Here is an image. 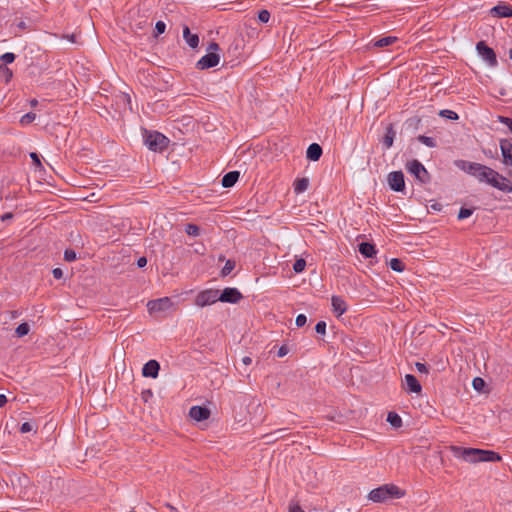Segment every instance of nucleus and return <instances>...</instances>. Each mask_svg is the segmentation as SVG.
Instances as JSON below:
<instances>
[{
  "label": "nucleus",
  "instance_id": "22",
  "mask_svg": "<svg viewBox=\"0 0 512 512\" xmlns=\"http://www.w3.org/2000/svg\"><path fill=\"white\" fill-rule=\"evenodd\" d=\"M239 176H240L239 171H230V172L226 173L221 180L222 186L225 188H230V187L234 186L235 183L238 181Z\"/></svg>",
  "mask_w": 512,
  "mask_h": 512
},
{
  "label": "nucleus",
  "instance_id": "45",
  "mask_svg": "<svg viewBox=\"0 0 512 512\" xmlns=\"http://www.w3.org/2000/svg\"><path fill=\"white\" fill-rule=\"evenodd\" d=\"M415 367L419 373L427 374L429 372L428 366L424 363L416 362Z\"/></svg>",
  "mask_w": 512,
  "mask_h": 512
},
{
  "label": "nucleus",
  "instance_id": "32",
  "mask_svg": "<svg viewBox=\"0 0 512 512\" xmlns=\"http://www.w3.org/2000/svg\"><path fill=\"white\" fill-rule=\"evenodd\" d=\"M439 115L450 120H457L459 118L458 114L455 111L449 109L441 110L439 112Z\"/></svg>",
  "mask_w": 512,
  "mask_h": 512
},
{
  "label": "nucleus",
  "instance_id": "13",
  "mask_svg": "<svg viewBox=\"0 0 512 512\" xmlns=\"http://www.w3.org/2000/svg\"><path fill=\"white\" fill-rule=\"evenodd\" d=\"M404 389L409 393H420L422 386L418 379L412 374H406L403 381Z\"/></svg>",
  "mask_w": 512,
  "mask_h": 512
},
{
  "label": "nucleus",
  "instance_id": "49",
  "mask_svg": "<svg viewBox=\"0 0 512 512\" xmlns=\"http://www.w3.org/2000/svg\"><path fill=\"white\" fill-rule=\"evenodd\" d=\"M208 52H215L219 50V44L216 42H211L207 47Z\"/></svg>",
  "mask_w": 512,
  "mask_h": 512
},
{
  "label": "nucleus",
  "instance_id": "2",
  "mask_svg": "<svg viewBox=\"0 0 512 512\" xmlns=\"http://www.w3.org/2000/svg\"><path fill=\"white\" fill-rule=\"evenodd\" d=\"M457 166L466 173L477 178L480 182H485L491 186L493 183L491 182L492 179H499V177H501V174L497 171L480 163L461 160Z\"/></svg>",
  "mask_w": 512,
  "mask_h": 512
},
{
  "label": "nucleus",
  "instance_id": "17",
  "mask_svg": "<svg viewBox=\"0 0 512 512\" xmlns=\"http://www.w3.org/2000/svg\"><path fill=\"white\" fill-rule=\"evenodd\" d=\"M491 182H493L492 187L503 192L512 193V183L508 178L504 177L503 175H501L499 179H492Z\"/></svg>",
  "mask_w": 512,
  "mask_h": 512
},
{
  "label": "nucleus",
  "instance_id": "11",
  "mask_svg": "<svg viewBox=\"0 0 512 512\" xmlns=\"http://www.w3.org/2000/svg\"><path fill=\"white\" fill-rule=\"evenodd\" d=\"M489 15L494 18H510L512 17V6L501 1L489 10Z\"/></svg>",
  "mask_w": 512,
  "mask_h": 512
},
{
  "label": "nucleus",
  "instance_id": "12",
  "mask_svg": "<svg viewBox=\"0 0 512 512\" xmlns=\"http://www.w3.org/2000/svg\"><path fill=\"white\" fill-rule=\"evenodd\" d=\"M172 306V301L168 297L150 300L147 303V308L150 313L161 312L169 309Z\"/></svg>",
  "mask_w": 512,
  "mask_h": 512
},
{
  "label": "nucleus",
  "instance_id": "7",
  "mask_svg": "<svg viewBox=\"0 0 512 512\" xmlns=\"http://www.w3.org/2000/svg\"><path fill=\"white\" fill-rule=\"evenodd\" d=\"M218 293L219 290L216 289H206L199 292L195 298V305L205 307L216 303L219 301Z\"/></svg>",
  "mask_w": 512,
  "mask_h": 512
},
{
  "label": "nucleus",
  "instance_id": "37",
  "mask_svg": "<svg viewBox=\"0 0 512 512\" xmlns=\"http://www.w3.org/2000/svg\"><path fill=\"white\" fill-rule=\"evenodd\" d=\"M286 428H282V429H277L275 430L274 432L272 433H269V434H266L263 436V438H269L270 436H275L276 439H281V438H284L285 437V432H286Z\"/></svg>",
  "mask_w": 512,
  "mask_h": 512
},
{
  "label": "nucleus",
  "instance_id": "30",
  "mask_svg": "<svg viewBox=\"0 0 512 512\" xmlns=\"http://www.w3.org/2000/svg\"><path fill=\"white\" fill-rule=\"evenodd\" d=\"M235 268V261L234 260H227L224 267L221 270V275L223 277L229 275L232 270Z\"/></svg>",
  "mask_w": 512,
  "mask_h": 512
},
{
  "label": "nucleus",
  "instance_id": "40",
  "mask_svg": "<svg viewBox=\"0 0 512 512\" xmlns=\"http://www.w3.org/2000/svg\"><path fill=\"white\" fill-rule=\"evenodd\" d=\"M64 260L67 262L76 260V252L72 249H66L64 251Z\"/></svg>",
  "mask_w": 512,
  "mask_h": 512
},
{
  "label": "nucleus",
  "instance_id": "4",
  "mask_svg": "<svg viewBox=\"0 0 512 512\" xmlns=\"http://www.w3.org/2000/svg\"><path fill=\"white\" fill-rule=\"evenodd\" d=\"M144 143L149 150L154 152H162L167 148L169 139L158 131L144 130Z\"/></svg>",
  "mask_w": 512,
  "mask_h": 512
},
{
  "label": "nucleus",
  "instance_id": "46",
  "mask_svg": "<svg viewBox=\"0 0 512 512\" xmlns=\"http://www.w3.org/2000/svg\"><path fill=\"white\" fill-rule=\"evenodd\" d=\"M499 121L502 124L506 125L510 131H512V118L500 116Z\"/></svg>",
  "mask_w": 512,
  "mask_h": 512
},
{
  "label": "nucleus",
  "instance_id": "58",
  "mask_svg": "<svg viewBox=\"0 0 512 512\" xmlns=\"http://www.w3.org/2000/svg\"><path fill=\"white\" fill-rule=\"evenodd\" d=\"M37 104H38V101H37L36 99H32V100L30 101V105H31L32 107H35Z\"/></svg>",
  "mask_w": 512,
  "mask_h": 512
},
{
  "label": "nucleus",
  "instance_id": "50",
  "mask_svg": "<svg viewBox=\"0 0 512 512\" xmlns=\"http://www.w3.org/2000/svg\"><path fill=\"white\" fill-rule=\"evenodd\" d=\"M289 512H305L298 504L290 505Z\"/></svg>",
  "mask_w": 512,
  "mask_h": 512
},
{
  "label": "nucleus",
  "instance_id": "39",
  "mask_svg": "<svg viewBox=\"0 0 512 512\" xmlns=\"http://www.w3.org/2000/svg\"><path fill=\"white\" fill-rule=\"evenodd\" d=\"M270 19V12L266 9H263L258 12V20L262 23H267Z\"/></svg>",
  "mask_w": 512,
  "mask_h": 512
},
{
  "label": "nucleus",
  "instance_id": "6",
  "mask_svg": "<svg viewBox=\"0 0 512 512\" xmlns=\"http://www.w3.org/2000/svg\"><path fill=\"white\" fill-rule=\"evenodd\" d=\"M406 169L409 173L415 176L417 180L421 183H428L430 181V175L424 165L414 159L412 161L407 162Z\"/></svg>",
  "mask_w": 512,
  "mask_h": 512
},
{
  "label": "nucleus",
  "instance_id": "38",
  "mask_svg": "<svg viewBox=\"0 0 512 512\" xmlns=\"http://www.w3.org/2000/svg\"><path fill=\"white\" fill-rule=\"evenodd\" d=\"M0 60H1L4 64H10V63L14 62V60H15V54H14V53H11V52H6V53H4L3 55H1Z\"/></svg>",
  "mask_w": 512,
  "mask_h": 512
},
{
  "label": "nucleus",
  "instance_id": "15",
  "mask_svg": "<svg viewBox=\"0 0 512 512\" xmlns=\"http://www.w3.org/2000/svg\"><path fill=\"white\" fill-rule=\"evenodd\" d=\"M189 416L196 421H203L209 418L210 410L203 406H192Z\"/></svg>",
  "mask_w": 512,
  "mask_h": 512
},
{
  "label": "nucleus",
  "instance_id": "23",
  "mask_svg": "<svg viewBox=\"0 0 512 512\" xmlns=\"http://www.w3.org/2000/svg\"><path fill=\"white\" fill-rule=\"evenodd\" d=\"M395 136H396V131L394 130L393 125L389 124L386 127V132L382 139V143L386 149H389L393 145Z\"/></svg>",
  "mask_w": 512,
  "mask_h": 512
},
{
  "label": "nucleus",
  "instance_id": "18",
  "mask_svg": "<svg viewBox=\"0 0 512 512\" xmlns=\"http://www.w3.org/2000/svg\"><path fill=\"white\" fill-rule=\"evenodd\" d=\"M322 153V147L317 143H312L307 148L306 157L310 161H318L322 156Z\"/></svg>",
  "mask_w": 512,
  "mask_h": 512
},
{
  "label": "nucleus",
  "instance_id": "42",
  "mask_svg": "<svg viewBox=\"0 0 512 512\" xmlns=\"http://www.w3.org/2000/svg\"><path fill=\"white\" fill-rule=\"evenodd\" d=\"M315 331L318 334L325 335V333H326V322L325 321L317 322V324L315 326Z\"/></svg>",
  "mask_w": 512,
  "mask_h": 512
},
{
  "label": "nucleus",
  "instance_id": "29",
  "mask_svg": "<svg viewBox=\"0 0 512 512\" xmlns=\"http://www.w3.org/2000/svg\"><path fill=\"white\" fill-rule=\"evenodd\" d=\"M418 141L421 142L422 144L426 145L427 147H430V148H433V147H436V140L433 138V137H428V136H425V135H419L418 136Z\"/></svg>",
  "mask_w": 512,
  "mask_h": 512
},
{
  "label": "nucleus",
  "instance_id": "24",
  "mask_svg": "<svg viewBox=\"0 0 512 512\" xmlns=\"http://www.w3.org/2000/svg\"><path fill=\"white\" fill-rule=\"evenodd\" d=\"M309 180L308 178H298L294 181L293 188L296 194L305 192L308 189Z\"/></svg>",
  "mask_w": 512,
  "mask_h": 512
},
{
  "label": "nucleus",
  "instance_id": "60",
  "mask_svg": "<svg viewBox=\"0 0 512 512\" xmlns=\"http://www.w3.org/2000/svg\"><path fill=\"white\" fill-rule=\"evenodd\" d=\"M71 41H73V42L75 41V35L71 36Z\"/></svg>",
  "mask_w": 512,
  "mask_h": 512
},
{
  "label": "nucleus",
  "instance_id": "3",
  "mask_svg": "<svg viewBox=\"0 0 512 512\" xmlns=\"http://www.w3.org/2000/svg\"><path fill=\"white\" fill-rule=\"evenodd\" d=\"M405 492L394 484H385L371 490L368 494L369 500L375 503L385 502L391 498H402Z\"/></svg>",
  "mask_w": 512,
  "mask_h": 512
},
{
  "label": "nucleus",
  "instance_id": "1",
  "mask_svg": "<svg viewBox=\"0 0 512 512\" xmlns=\"http://www.w3.org/2000/svg\"><path fill=\"white\" fill-rule=\"evenodd\" d=\"M449 449L454 457L463 459L468 463L498 462L502 459L499 453L492 450L465 448L454 445L450 446Z\"/></svg>",
  "mask_w": 512,
  "mask_h": 512
},
{
  "label": "nucleus",
  "instance_id": "43",
  "mask_svg": "<svg viewBox=\"0 0 512 512\" xmlns=\"http://www.w3.org/2000/svg\"><path fill=\"white\" fill-rule=\"evenodd\" d=\"M30 158L32 159L33 164L35 165L36 168H42V163L40 161V157L36 152H31Z\"/></svg>",
  "mask_w": 512,
  "mask_h": 512
},
{
  "label": "nucleus",
  "instance_id": "53",
  "mask_svg": "<svg viewBox=\"0 0 512 512\" xmlns=\"http://www.w3.org/2000/svg\"><path fill=\"white\" fill-rule=\"evenodd\" d=\"M13 218V214L8 212V213H5L1 216V220L2 221H6V220H9V219H12Z\"/></svg>",
  "mask_w": 512,
  "mask_h": 512
},
{
  "label": "nucleus",
  "instance_id": "34",
  "mask_svg": "<svg viewBox=\"0 0 512 512\" xmlns=\"http://www.w3.org/2000/svg\"><path fill=\"white\" fill-rule=\"evenodd\" d=\"M306 267V261L304 259H297L294 264H293V270L296 272V273H301L304 271Z\"/></svg>",
  "mask_w": 512,
  "mask_h": 512
},
{
  "label": "nucleus",
  "instance_id": "52",
  "mask_svg": "<svg viewBox=\"0 0 512 512\" xmlns=\"http://www.w3.org/2000/svg\"><path fill=\"white\" fill-rule=\"evenodd\" d=\"M287 353H288V349H287V347H286V346H281V347L279 348V350H278V353H277V354H278V356H279V357H283V356H285Z\"/></svg>",
  "mask_w": 512,
  "mask_h": 512
},
{
  "label": "nucleus",
  "instance_id": "27",
  "mask_svg": "<svg viewBox=\"0 0 512 512\" xmlns=\"http://www.w3.org/2000/svg\"><path fill=\"white\" fill-rule=\"evenodd\" d=\"M390 268L395 272H402L405 269V264L398 258H392L390 260Z\"/></svg>",
  "mask_w": 512,
  "mask_h": 512
},
{
  "label": "nucleus",
  "instance_id": "16",
  "mask_svg": "<svg viewBox=\"0 0 512 512\" xmlns=\"http://www.w3.org/2000/svg\"><path fill=\"white\" fill-rule=\"evenodd\" d=\"M500 149L502 152L504 164L512 166V143L507 139L501 140Z\"/></svg>",
  "mask_w": 512,
  "mask_h": 512
},
{
  "label": "nucleus",
  "instance_id": "56",
  "mask_svg": "<svg viewBox=\"0 0 512 512\" xmlns=\"http://www.w3.org/2000/svg\"><path fill=\"white\" fill-rule=\"evenodd\" d=\"M121 97H122V98H123V100H125L128 104H130L131 99H130V96H129L128 94H123Z\"/></svg>",
  "mask_w": 512,
  "mask_h": 512
},
{
  "label": "nucleus",
  "instance_id": "36",
  "mask_svg": "<svg viewBox=\"0 0 512 512\" xmlns=\"http://www.w3.org/2000/svg\"><path fill=\"white\" fill-rule=\"evenodd\" d=\"M166 29V24L163 21H157L155 24L154 36L158 37L163 34Z\"/></svg>",
  "mask_w": 512,
  "mask_h": 512
},
{
  "label": "nucleus",
  "instance_id": "55",
  "mask_svg": "<svg viewBox=\"0 0 512 512\" xmlns=\"http://www.w3.org/2000/svg\"><path fill=\"white\" fill-rule=\"evenodd\" d=\"M242 362L245 365H250L252 363V359L250 357H248V356H245V357L242 358Z\"/></svg>",
  "mask_w": 512,
  "mask_h": 512
},
{
  "label": "nucleus",
  "instance_id": "14",
  "mask_svg": "<svg viewBox=\"0 0 512 512\" xmlns=\"http://www.w3.org/2000/svg\"><path fill=\"white\" fill-rule=\"evenodd\" d=\"M160 364L156 360H149L142 368L144 377L156 378L159 374Z\"/></svg>",
  "mask_w": 512,
  "mask_h": 512
},
{
  "label": "nucleus",
  "instance_id": "35",
  "mask_svg": "<svg viewBox=\"0 0 512 512\" xmlns=\"http://www.w3.org/2000/svg\"><path fill=\"white\" fill-rule=\"evenodd\" d=\"M473 209L461 207L458 213V219L463 220L470 217L473 214Z\"/></svg>",
  "mask_w": 512,
  "mask_h": 512
},
{
  "label": "nucleus",
  "instance_id": "19",
  "mask_svg": "<svg viewBox=\"0 0 512 512\" xmlns=\"http://www.w3.org/2000/svg\"><path fill=\"white\" fill-rule=\"evenodd\" d=\"M183 38L186 43L192 49H195L199 45V36L197 34H192L188 26H184L183 28Z\"/></svg>",
  "mask_w": 512,
  "mask_h": 512
},
{
  "label": "nucleus",
  "instance_id": "21",
  "mask_svg": "<svg viewBox=\"0 0 512 512\" xmlns=\"http://www.w3.org/2000/svg\"><path fill=\"white\" fill-rule=\"evenodd\" d=\"M358 250L365 258H372L376 255L377 251L375 245L369 242H362L358 246Z\"/></svg>",
  "mask_w": 512,
  "mask_h": 512
},
{
  "label": "nucleus",
  "instance_id": "5",
  "mask_svg": "<svg viewBox=\"0 0 512 512\" xmlns=\"http://www.w3.org/2000/svg\"><path fill=\"white\" fill-rule=\"evenodd\" d=\"M476 50L481 59L489 66L496 67L498 65L495 51L489 47L485 41H479L476 44Z\"/></svg>",
  "mask_w": 512,
  "mask_h": 512
},
{
  "label": "nucleus",
  "instance_id": "44",
  "mask_svg": "<svg viewBox=\"0 0 512 512\" xmlns=\"http://www.w3.org/2000/svg\"><path fill=\"white\" fill-rule=\"evenodd\" d=\"M307 322V317L304 314H299L296 317L295 324L297 327H303Z\"/></svg>",
  "mask_w": 512,
  "mask_h": 512
},
{
  "label": "nucleus",
  "instance_id": "31",
  "mask_svg": "<svg viewBox=\"0 0 512 512\" xmlns=\"http://www.w3.org/2000/svg\"><path fill=\"white\" fill-rule=\"evenodd\" d=\"M185 232L189 236L197 237L200 234V229L197 225L189 223L185 227Z\"/></svg>",
  "mask_w": 512,
  "mask_h": 512
},
{
  "label": "nucleus",
  "instance_id": "48",
  "mask_svg": "<svg viewBox=\"0 0 512 512\" xmlns=\"http://www.w3.org/2000/svg\"><path fill=\"white\" fill-rule=\"evenodd\" d=\"M52 274L55 279H61L63 277V271L61 268H54Z\"/></svg>",
  "mask_w": 512,
  "mask_h": 512
},
{
  "label": "nucleus",
  "instance_id": "20",
  "mask_svg": "<svg viewBox=\"0 0 512 512\" xmlns=\"http://www.w3.org/2000/svg\"><path fill=\"white\" fill-rule=\"evenodd\" d=\"M331 304L334 313H336L338 316H341L347 310L346 302L340 296H332Z\"/></svg>",
  "mask_w": 512,
  "mask_h": 512
},
{
  "label": "nucleus",
  "instance_id": "59",
  "mask_svg": "<svg viewBox=\"0 0 512 512\" xmlns=\"http://www.w3.org/2000/svg\"><path fill=\"white\" fill-rule=\"evenodd\" d=\"M166 507L169 508V510L171 511H176V509L170 504H166Z\"/></svg>",
  "mask_w": 512,
  "mask_h": 512
},
{
  "label": "nucleus",
  "instance_id": "9",
  "mask_svg": "<svg viewBox=\"0 0 512 512\" xmlns=\"http://www.w3.org/2000/svg\"><path fill=\"white\" fill-rule=\"evenodd\" d=\"M220 61L219 54L215 52H208L202 56L196 63V68L199 70H205L218 65Z\"/></svg>",
  "mask_w": 512,
  "mask_h": 512
},
{
  "label": "nucleus",
  "instance_id": "41",
  "mask_svg": "<svg viewBox=\"0 0 512 512\" xmlns=\"http://www.w3.org/2000/svg\"><path fill=\"white\" fill-rule=\"evenodd\" d=\"M31 431H35L33 423H31V422H24V423H22V425L20 427V432L21 433H28V432H31Z\"/></svg>",
  "mask_w": 512,
  "mask_h": 512
},
{
  "label": "nucleus",
  "instance_id": "57",
  "mask_svg": "<svg viewBox=\"0 0 512 512\" xmlns=\"http://www.w3.org/2000/svg\"><path fill=\"white\" fill-rule=\"evenodd\" d=\"M265 439H266V443H271V442H274L277 440L275 436H270L269 438H265Z\"/></svg>",
  "mask_w": 512,
  "mask_h": 512
},
{
  "label": "nucleus",
  "instance_id": "10",
  "mask_svg": "<svg viewBox=\"0 0 512 512\" xmlns=\"http://www.w3.org/2000/svg\"><path fill=\"white\" fill-rule=\"evenodd\" d=\"M388 184L395 192H402L405 189L404 174L402 171H393L388 174Z\"/></svg>",
  "mask_w": 512,
  "mask_h": 512
},
{
  "label": "nucleus",
  "instance_id": "28",
  "mask_svg": "<svg viewBox=\"0 0 512 512\" xmlns=\"http://www.w3.org/2000/svg\"><path fill=\"white\" fill-rule=\"evenodd\" d=\"M30 331V326L28 325V323L24 322V323H21L20 325H18V327L16 328L15 330V334L17 337L21 338L25 335H27Z\"/></svg>",
  "mask_w": 512,
  "mask_h": 512
},
{
  "label": "nucleus",
  "instance_id": "26",
  "mask_svg": "<svg viewBox=\"0 0 512 512\" xmlns=\"http://www.w3.org/2000/svg\"><path fill=\"white\" fill-rule=\"evenodd\" d=\"M387 422L394 428H400L402 426V419L396 412L388 413Z\"/></svg>",
  "mask_w": 512,
  "mask_h": 512
},
{
  "label": "nucleus",
  "instance_id": "8",
  "mask_svg": "<svg viewBox=\"0 0 512 512\" xmlns=\"http://www.w3.org/2000/svg\"><path fill=\"white\" fill-rule=\"evenodd\" d=\"M219 301L225 303H238L242 298L241 292L234 287H227L221 293H218Z\"/></svg>",
  "mask_w": 512,
  "mask_h": 512
},
{
  "label": "nucleus",
  "instance_id": "33",
  "mask_svg": "<svg viewBox=\"0 0 512 512\" xmlns=\"http://www.w3.org/2000/svg\"><path fill=\"white\" fill-rule=\"evenodd\" d=\"M36 118V114L35 113H32V112H28L26 114H24L21 118H20V124L21 125H27V124H30L31 122H33Z\"/></svg>",
  "mask_w": 512,
  "mask_h": 512
},
{
  "label": "nucleus",
  "instance_id": "51",
  "mask_svg": "<svg viewBox=\"0 0 512 512\" xmlns=\"http://www.w3.org/2000/svg\"><path fill=\"white\" fill-rule=\"evenodd\" d=\"M146 264H147V259H146V257H140V258L137 260V266H138L139 268H143V267H145V266H146Z\"/></svg>",
  "mask_w": 512,
  "mask_h": 512
},
{
  "label": "nucleus",
  "instance_id": "47",
  "mask_svg": "<svg viewBox=\"0 0 512 512\" xmlns=\"http://www.w3.org/2000/svg\"><path fill=\"white\" fill-rule=\"evenodd\" d=\"M483 385H484V380L482 378L476 377L473 379V387L476 390H480Z\"/></svg>",
  "mask_w": 512,
  "mask_h": 512
},
{
  "label": "nucleus",
  "instance_id": "54",
  "mask_svg": "<svg viewBox=\"0 0 512 512\" xmlns=\"http://www.w3.org/2000/svg\"><path fill=\"white\" fill-rule=\"evenodd\" d=\"M7 403V397L4 394H0V407L5 406Z\"/></svg>",
  "mask_w": 512,
  "mask_h": 512
},
{
  "label": "nucleus",
  "instance_id": "25",
  "mask_svg": "<svg viewBox=\"0 0 512 512\" xmlns=\"http://www.w3.org/2000/svg\"><path fill=\"white\" fill-rule=\"evenodd\" d=\"M396 41H397V37H395V36H386V37H382V38L376 40L373 43V46L379 47V48L387 47V46H390V45L394 44Z\"/></svg>",
  "mask_w": 512,
  "mask_h": 512
}]
</instances>
